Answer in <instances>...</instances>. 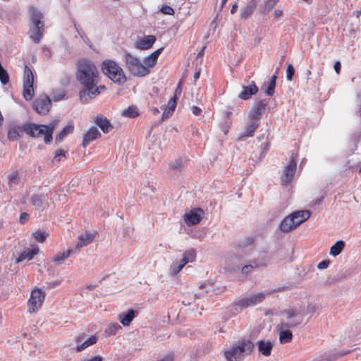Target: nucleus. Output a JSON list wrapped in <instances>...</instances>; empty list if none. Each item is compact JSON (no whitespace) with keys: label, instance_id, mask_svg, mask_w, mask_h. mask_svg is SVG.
I'll use <instances>...</instances> for the list:
<instances>
[{"label":"nucleus","instance_id":"1","mask_svg":"<svg viewBox=\"0 0 361 361\" xmlns=\"http://www.w3.org/2000/svg\"><path fill=\"white\" fill-rule=\"evenodd\" d=\"M76 78L82 86L79 92L82 103H88L106 89L104 85H98L99 72L94 63L90 60L81 59L78 61Z\"/></svg>","mask_w":361,"mask_h":361},{"label":"nucleus","instance_id":"2","mask_svg":"<svg viewBox=\"0 0 361 361\" xmlns=\"http://www.w3.org/2000/svg\"><path fill=\"white\" fill-rule=\"evenodd\" d=\"M30 27L28 35L32 41L39 44L44 36V16L39 8L34 6L29 8Z\"/></svg>","mask_w":361,"mask_h":361},{"label":"nucleus","instance_id":"3","mask_svg":"<svg viewBox=\"0 0 361 361\" xmlns=\"http://www.w3.org/2000/svg\"><path fill=\"white\" fill-rule=\"evenodd\" d=\"M254 346L250 340H238L224 351V357L226 361H243L252 352Z\"/></svg>","mask_w":361,"mask_h":361},{"label":"nucleus","instance_id":"4","mask_svg":"<svg viewBox=\"0 0 361 361\" xmlns=\"http://www.w3.org/2000/svg\"><path fill=\"white\" fill-rule=\"evenodd\" d=\"M281 314L283 316V318L281 319L279 324L289 329L299 326L304 320L302 310L297 307L284 310L281 312Z\"/></svg>","mask_w":361,"mask_h":361},{"label":"nucleus","instance_id":"5","mask_svg":"<svg viewBox=\"0 0 361 361\" xmlns=\"http://www.w3.org/2000/svg\"><path fill=\"white\" fill-rule=\"evenodd\" d=\"M123 61L128 71L134 76L143 77L150 72V70L138 58L127 51L124 53Z\"/></svg>","mask_w":361,"mask_h":361},{"label":"nucleus","instance_id":"6","mask_svg":"<svg viewBox=\"0 0 361 361\" xmlns=\"http://www.w3.org/2000/svg\"><path fill=\"white\" fill-rule=\"evenodd\" d=\"M102 69L103 73L114 82L121 84L126 81V77L123 69L112 60L104 61Z\"/></svg>","mask_w":361,"mask_h":361},{"label":"nucleus","instance_id":"7","mask_svg":"<svg viewBox=\"0 0 361 361\" xmlns=\"http://www.w3.org/2000/svg\"><path fill=\"white\" fill-rule=\"evenodd\" d=\"M286 289V287H279L272 291L267 292V293H259L257 294L252 295L249 297L241 298L235 302L236 306L240 307L241 309L247 307L255 305L265 298L266 295H270L274 293L280 292Z\"/></svg>","mask_w":361,"mask_h":361},{"label":"nucleus","instance_id":"8","mask_svg":"<svg viewBox=\"0 0 361 361\" xmlns=\"http://www.w3.org/2000/svg\"><path fill=\"white\" fill-rule=\"evenodd\" d=\"M33 82V73L30 68L28 66H25L24 69L23 94V97L27 101L31 100L34 95Z\"/></svg>","mask_w":361,"mask_h":361},{"label":"nucleus","instance_id":"9","mask_svg":"<svg viewBox=\"0 0 361 361\" xmlns=\"http://www.w3.org/2000/svg\"><path fill=\"white\" fill-rule=\"evenodd\" d=\"M44 293L42 289H34L31 292V295L27 302L28 311L30 312H34L39 308L44 300Z\"/></svg>","mask_w":361,"mask_h":361},{"label":"nucleus","instance_id":"10","mask_svg":"<svg viewBox=\"0 0 361 361\" xmlns=\"http://www.w3.org/2000/svg\"><path fill=\"white\" fill-rule=\"evenodd\" d=\"M33 109L40 115H46L50 111L51 102L47 95H42L35 100Z\"/></svg>","mask_w":361,"mask_h":361},{"label":"nucleus","instance_id":"11","mask_svg":"<svg viewBox=\"0 0 361 361\" xmlns=\"http://www.w3.org/2000/svg\"><path fill=\"white\" fill-rule=\"evenodd\" d=\"M267 104L268 101L265 99L255 102L249 113L248 119L259 122Z\"/></svg>","mask_w":361,"mask_h":361},{"label":"nucleus","instance_id":"12","mask_svg":"<svg viewBox=\"0 0 361 361\" xmlns=\"http://www.w3.org/2000/svg\"><path fill=\"white\" fill-rule=\"evenodd\" d=\"M45 128V125L34 123H26L22 126L23 131L33 138L41 137L44 134Z\"/></svg>","mask_w":361,"mask_h":361},{"label":"nucleus","instance_id":"13","mask_svg":"<svg viewBox=\"0 0 361 361\" xmlns=\"http://www.w3.org/2000/svg\"><path fill=\"white\" fill-rule=\"evenodd\" d=\"M295 171L296 161L295 160V157L292 155L281 176V182L283 185H286L293 180Z\"/></svg>","mask_w":361,"mask_h":361},{"label":"nucleus","instance_id":"14","mask_svg":"<svg viewBox=\"0 0 361 361\" xmlns=\"http://www.w3.org/2000/svg\"><path fill=\"white\" fill-rule=\"evenodd\" d=\"M204 215V211L200 208L192 209L188 213L185 214L184 220L188 226L198 224Z\"/></svg>","mask_w":361,"mask_h":361},{"label":"nucleus","instance_id":"15","mask_svg":"<svg viewBox=\"0 0 361 361\" xmlns=\"http://www.w3.org/2000/svg\"><path fill=\"white\" fill-rule=\"evenodd\" d=\"M276 329L279 333V341L281 343H287L292 341L293 334L290 330L291 329L283 326V325L279 324H277Z\"/></svg>","mask_w":361,"mask_h":361},{"label":"nucleus","instance_id":"16","mask_svg":"<svg viewBox=\"0 0 361 361\" xmlns=\"http://www.w3.org/2000/svg\"><path fill=\"white\" fill-rule=\"evenodd\" d=\"M156 41L154 35H147L138 39L135 44V47L140 50H146L150 49Z\"/></svg>","mask_w":361,"mask_h":361},{"label":"nucleus","instance_id":"17","mask_svg":"<svg viewBox=\"0 0 361 361\" xmlns=\"http://www.w3.org/2000/svg\"><path fill=\"white\" fill-rule=\"evenodd\" d=\"M311 215V212L309 210H298L293 212L290 214L292 217L296 226H298L305 221H307Z\"/></svg>","mask_w":361,"mask_h":361},{"label":"nucleus","instance_id":"18","mask_svg":"<svg viewBox=\"0 0 361 361\" xmlns=\"http://www.w3.org/2000/svg\"><path fill=\"white\" fill-rule=\"evenodd\" d=\"M258 92V87L252 81L247 86H243V91L238 94V97L243 100L249 99L252 95Z\"/></svg>","mask_w":361,"mask_h":361},{"label":"nucleus","instance_id":"19","mask_svg":"<svg viewBox=\"0 0 361 361\" xmlns=\"http://www.w3.org/2000/svg\"><path fill=\"white\" fill-rule=\"evenodd\" d=\"M138 314L137 310L129 309L126 312L118 314V320L124 326H128L133 319Z\"/></svg>","mask_w":361,"mask_h":361},{"label":"nucleus","instance_id":"20","mask_svg":"<svg viewBox=\"0 0 361 361\" xmlns=\"http://www.w3.org/2000/svg\"><path fill=\"white\" fill-rule=\"evenodd\" d=\"M256 345L257 346L259 352L267 357L271 355L274 343L271 341L259 340L256 342Z\"/></svg>","mask_w":361,"mask_h":361},{"label":"nucleus","instance_id":"21","mask_svg":"<svg viewBox=\"0 0 361 361\" xmlns=\"http://www.w3.org/2000/svg\"><path fill=\"white\" fill-rule=\"evenodd\" d=\"M94 235L91 233H85L82 234L78 238L77 243L75 247H73V250H75V253L82 247L88 245L91 243L94 240Z\"/></svg>","mask_w":361,"mask_h":361},{"label":"nucleus","instance_id":"22","mask_svg":"<svg viewBox=\"0 0 361 361\" xmlns=\"http://www.w3.org/2000/svg\"><path fill=\"white\" fill-rule=\"evenodd\" d=\"M101 134L98 129L95 127H92L84 135L82 145L83 147H86L89 143L100 137Z\"/></svg>","mask_w":361,"mask_h":361},{"label":"nucleus","instance_id":"23","mask_svg":"<svg viewBox=\"0 0 361 361\" xmlns=\"http://www.w3.org/2000/svg\"><path fill=\"white\" fill-rule=\"evenodd\" d=\"M296 227L292 217L289 214L281 221L279 228L283 233H289Z\"/></svg>","mask_w":361,"mask_h":361},{"label":"nucleus","instance_id":"24","mask_svg":"<svg viewBox=\"0 0 361 361\" xmlns=\"http://www.w3.org/2000/svg\"><path fill=\"white\" fill-rule=\"evenodd\" d=\"M163 50L164 47H161L154 51L150 55L146 56L143 61L145 66L149 69L151 67H154L157 64V59Z\"/></svg>","mask_w":361,"mask_h":361},{"label":"nucleus","instance_id":"25","mask_svg":"<svg viewBox=\"0 0 361 361\" xmlns=\"http://www.w3.org/2000/svg\"><path fill=\"white\" fill-rule=\"evenodd\" d=\"M184 169L181 159H177L169 165V173L171 176H178Z\"/></svg>","mask_w":361,"mask_h":361},{"label":"nucleus","instance_id":"26","mask_svg":"<svg viewBox=\"0 0 361 361\" xmlns=\"http://www.w3.org/2000/svg\"><path fill=\"white\" fill-rule=\"evenodd\" d=\"M259 126V122L248 119L245 131L240 135V138L245 137H252L255 131Z\"/></svg>","mask_w":361,"mask_h":361},{"label":"nucleus","instance_id":"27","mask_svg":"<svg viewBox=\"0 0 361 361\" xmlns=\"http://www.w3.org/2000/svg\"><path fill=\"white\" fill-rule=\"evenodd\" d=\"M94 122L104 133H109L113 128L110 121L106 117L97 116Z\"/></svg>","mask_w":361,"mask_h":361},{"label":"nucleus","instance_id":"28","mask_svg":"<svg viewBox=\"0 0 361 361\" xmlns=\"http://www.w3.org/2000/svg\"><path fill=\"white\" fill-rule=\"evenodd\" d=\"M38 252L39 248L37 246H33L31 250L27 249L26 250H24L16 259V263H19L24 259H32L33 257L37 254Z\"/></svg>","mask_w":361,"mask_h":361},{"label":"nucleus","instance_id":"29","mask_svg":"<svg viewBox=\"0 0 361 361\" xmlns=\"http://www.w3.org/2000/svg\"><path fill=\"white\" fill-rule=\"evenodd\" d=\"M75 250L73 248H69L66 251L59 252L56 255H54L52 258L53 262L59 265L61 264L63 261L68 259L71 255L75 254Z\"/></svg>","mask_w":361,"mask_h":361},{"label":"nucleus","instance_id":"30","mask_svg":"<svg viewBox=\"0 0 361 361\" xmlns=\"http://www.w3.org/2000/svg\"><path fill=\"white\" fill-rule=\"evenodd\" d=\"M195 257H196L195 250L193 248H190V249L186 250L183 254V257L180 260L184 265H186L189 262H194L195 259Z\"/></svg>","mask_w":361,"mask_h":361},{"label":"nucleus","instance_id":"31","mask_svg":"<svg viewBox=\"0 0 361 361\" xmlns=\"http://www.w3.org/2000/svg\"><path fill=\"white\" fill-rule=\"evenodd\" d=\"M23 132L22 126L11 128L8 131V138L12 141L16 140L22 136Z\"/></svg>","mask_w":361,"mask_h":361},{"label":"nucleus","instance_id":"32","mask_svg":"<svg viewBox=\"0 0 361 361\" xmlns=\"http://www.w3.org/2000/svg\"><path fill=\"white\" fill-rule=\"evenodd\" d=\"M74 130V126L72 124L66 126L63 130L56 136L55 142L56 143L61 142L68 135L71 134Z\"/></svg>","mask_w":361,"mask_h":361},{"label":"nucleus","instance_id":"33","mask_svg":"<svg viewBox=\"0 0 361 361\" xmlns=\"http://www.w3.org/2000/svg\"><path fill=\"white\" fill-rule=\"evenodd\" d=\"M177 99L176 97H172L168 102L167 106L164 109L162 114V118H166L172 114L176 106Z\"/></svg>","mask_w":361,"mask_h":361},{"label":"nucleus","instance_id":"34","mask_svg":"<svg viewBox=\"0 0 361 361\" xmlns=\"http://www.w3.org/2000/svg\"><path fill=\"white\" fill-rule=\"evenodd\" d=\"M256 6L257 3L255 1L249 2L248 4L242 9L240 13L241 18L245 19L248 18L253 13Z\"/></svg>","mask_w":361,"mask_h":361},{"label":"nucleus","instance_id":"35","mask_svg":"<svg viewBox=\"0 0 361 361\" xmlns=\"http://www.w3.org/2000/svg\"><path fill=\"white\" fill-rule=\"evenodd\" d=\"M210 290L206 283H202L199 286V291H192L190 295L192 298L200 299L206 294L209 293Z\"/></svg>","mask_w":361,"mask_h":361},{"label":"nucleus","instance_id":"36","mask_svg":"<svg viewBox=\"0 0 361 361\" xmlns=\"http://www.w3.org/2000/svg\"><path fill=\"white\" fill-rule=\"evenodd\" d=\"M267 263L265 262H257L256 260H254L252 262L251 264L245 265L242 267L241 271L244 274H247L250 272H252L255 267H266Z\"/></svg>","mask_w":361,"mask_h":361},{"label":"nucleus","instance_id":"37","mask_svg":"<svg viewBox=\"0 0 361 361\" xmlns=\"http://www.w3.org/2000/svg\"><path fill=\"white\" fill-rule=\"evenodd\" d=\"M345 247V242L343 240H338L334 245L331 247L330 255L334 257L338 256L343 250Z\"/></svg>","mask_w":361,"mask_h":361},{"label":"nucleus","instance_id":"38","mask_svg":"<svg viewBox=\"0 0 361 361\" xmlns=\"http://www.w3.org/2000/svg\"><path fill=\"white\" fill-rule=\"evenodd\" d=\"M97 341V337L96 336H92L88 339L84 341L80 345H77L76 350L81 352L90 345H94Z\"/></svg>","mask_w":361,"mask_h":361},{"label":"nucleus","instance_id":"39","mask_svg":"<svg viewBox=\"0 0 361 361\" xmlns=\"http://www.w3.org/2000/svg\"><path fill=\"white\" fill-rule=\"evenodd\" d=\"M185 266L180 260L173 262L170 266V274L172 276H176Z\"/></svg>","mask_w":361,"mask_h":361},{"label":"nucleus","instance_id":"40","mask_svg":"<svg viewBox=\"0 0 361 361\" xmlns=\"http://www.w3.org/2000/svg\"><path fill=\"white\" fill-rule=\"evenodd\" d=\"M279 0H265L262 5L259 7V11L262 13H265L270 11L274 6L276 4Z\"/></svg>","mask_w":361,"mask_h":361},{"label":"nucleus","instance_id":"41","mask_svg":"<svg viewBox=\"0 0 361 361\" xmlns=\"http://www.w3.org/2000/svg\"><path fill=\"white\" fill-rule=\"evenodd\" d=\"M46 197H47V195H34L30 198V202L33 206L41 208L43 204V201Z\"/></svg>","mask_w":361,"mask_h":361},{"label":"nucleus","instance_id":"42","mask_svg":"<svg viewBox=\"0 0 361 361\" xmlns=\"http://www.w3.org/2000/svg\"><path fill=\"white\" fill-rule=\"evenodd\" d=\"M8 184L10 188H12L13 186L18 185L20 182L18 171H15L9 174L8 176Z\"/></svg>","mask_w":361,"mask_h":361},{"label":"nucleus","instance_id":"43","mask_svg":"<svg viewBox=\"0 0 361 361\" xmlns=\"http://www.w3.org/2000/svg\"><path fill=\"white\" fill-rule=\"evenodd\" d=\"M277 76L274 75L269 82H268L267 87L265 89V92L269 96H272L274 94V90L276 87Z\"/></svg>","mask_w":361,"mask_h":361},{"label":"nucleus","instance_id":"44","mask_svg":"<svg viewBox=\"0 0 361 361\" xmlns=\"http://www.w3.org/2000/svg\"><path fill=\"white\" fill-rule=\"evenodd\" d=\"M138 114V110L135 106H130L122 111V115L128 118H135Z\"/></svg>","mask_w":361,"mask_h":361},{"label":"nucleus","instance_id":"45","mask_svg":"<svg viewBox=\"0 0 361 361\" xmlns=\"http://www.w3.org/2000/svg\"><path fill=\"white\" fill-rule=\"evenodd\" d=\"M121 329V326L118 323L111 324L105 330V334L107 336H111L115 335L119 330Z\"/></svg>","mask_w":361,"mask_h":361},{"label":"nucleus","instance_id":"46","mask_svg":"<svg viewBox=\"0 0 361 361\" xmlns=\"http://www.w3.org/2000/svg\"><path fill=\"white\" fill-rule=\"evenodd\" d=\"M191 292H186L183 294V299L182 300V304L185 306L191 305L195 301L197 300L196 298H192L190 295Z\"/></svg>","mask_w":361,"mask_h":361},{"label":"nucleus","instance_id":"47","mask_svg":"<svg viewBox=\"0 0 361 361\" xmlns=\"http://www.w3.org/2000/svg\"><path fill=\"white\" fill-rule=\"evenodd\" d=\"M33 236L37 241L43 243L48 236V233L38 231L33 233Z\"/></svg>","mask_w":361,"mask_h":361},{"label":"nucleus","instance_id":"48","mask_svg":"<svg viewBox=\"0 0 361 361\" xmlns=\"http://www.w3.org/2000/svg\"><path fill=\"white\" fill-rule=\"evenodd\" d=\"M295 74V69L292 64H288L286 69V78L288 80L291 81Z\"/></svg>","mask_w":361,"mask_h":361},{"label":"nucleus","instance_id":"49","mask_svg":"<svg viewBox=\"0 0 361 361\" xmlns=\"http://www.w3.org/2000/svg\"><path fill=\"white\" fill-rule=\"evenodd\" d=\"M160 11L166 15H173L174 14V10L172 7L164 5L160 8Z\"/></svg>","mask_w":361,"mask_h":361},{"label":"nucleus","instance_id":"50","mask_svg":"<svg viewBox=\"0 0 361 361\" xmlns=\"http://www.w3.org/2000/svg\"><path fill=\"white\" fill-rule=\"evenodd\" d=\"M59 123V120H54L49 125H45V130H47L51 132H54V129L56 128L57 125Z\"/></svg>","mask_w":361,"mask_h":361},{"label":"nucleus","instance_id":"51","mask_svg":"<svg viewBox=\"0 0 361 361\" xmlns=\"http://www.w3.org/2000/svg\"><path fill=\"white\" fill-rule=\"evenodd\" d=\"M52 134H53L52 132L49 131L47 130H45L44 131V134H43L44 135V141L45 143L48 144V143H50L51 142L52 138H53L52 137Z\"/></svg>","mask_w":361,"mask_h":361},{"label":"nucleus","instance_id":"52","mask_svg":"<svg viewBox=\"0 0 361 361\" xmlns=\"http://www.w3.org/2000/svg\"><path fill=\"white\" fill-rule=\"evenodd\" d=\"M319 310V306L312 303H310L307 305L306 312L308 314L315 312Z\"/></svg>","mask_w":361,"mask_h":361},{"label":"nucleus","instance_id":"53","mask_svg":"<svg viewBox=\"0 0 361 361\" xmlns=\"http://www.w3.org/2000/svg\"><path fill=\"white\" fill-rule=\"evenodd\" d=\"M329 264L330 261L329 259H324L318 264L317 268L319 269H326L329 267Z\"/></svg>","mask_w":361,"mask_h":361},{"label":"nucleus","instance_id":"54","mask_svg":"<svg viewBox=\"0 0 361 361\" xmlns=\"http://www.w3.org/2000/svg\"><path fill=\"white\" fill-rule=\"evenodd\" d=\"M66 152L63 149H58L56 152L54 159H57L58 161H61V157H64Z\"/></svg>","mask_w":361,"mask_h":361},{"label":"nucleus","instance_id":"55","mask_svg":"<svg viewBox=\"0 0 361 361\" xmlns=\"http://www.w3.org/2000/svg\"><path fill=\"white\" fill-rule=\"evenodd\" d=\"M29 220V214L26 212H23L20 214L19 221L20 224H24Z\"/></svg>","mask_w":361,"mask_h":361},{"label":"nucleus","instance_id":"56","mask_svg":"<svg viewBox=\"0 0 361 361\" xmlns=\"http://www.w3.org/2000/svg\"><path fill=\"white\" fill-rule=\"evenodd\" d=\"M65 96H66V93L64 92H61L57 94H54L53 96V100L54 102H59V101L64 99Z\"/></svg>","mask_w":361,"mask_h":361},{"label":"nucleus","instance_id":"57","mask_svg":"<svg viewBox=\"0 0 361 361\" xmlns=\"http://www.w3.org/2000/svg\"><path fill=\"white\" fill-rule=\"evenodd\" d=\"M181 92H182L181 81H180L176 90H175V94L173 97H176V99H178V97H179L181 94Z\"/></svg>","mask_w":361,"mask_h":361},{"label":"nucleus","instance_id":"58","mask_svg":"<svg viewBox=\"0 0 361 361\" xmlns=\"http://www.w3.org/2000/svg\"><path fill=\"white\" fill-rule=\"evenodd\" d=\"M230 128V124L228 122H225L224 123L221 125V129L224 132V133L226 135L228 132Z\"/></svg>","mask_w":361,"mask_h":361},{"label":"nucleus","instance_id":"59","mask_svg":"<svg viewBox=\"0 0 361 361\" xmlns=\"http://www.w3.org/2000/svg\"><path fill=\"white\" fill-rule=\"evenodd\" d=\"M74 26H75V28L76 29L77 32L80 35V37L83 39L84 42H86L87 40H88L87 37L85 35V34L82 30H79L78 29L75 23H74Z\"/></svg>","mask_w":361,"mask_h":361},{"label":"nucleus","instance_id":"60","mask_svg":"<svg viewBox=\"0 0 361 361\" xmlns=\"http://www.w3.org/2000/svg\"><path fill=\"white\" fill-rule=\"evenodd\" d=\"M174 356L173 354L169 353L167 355H166L164 357H163L161 360H159L157 361H173Z\"/></svg>","mask_w":361,"mask_h":361},{"label":"nucleus","instance_id":"61","mask_svg":"<svg viewBox=\"0 0 361 361\" xmlns=\"http://www.w3.org/2000/svg\"><path fill=\"white\" fill-rule=\"evenodd\" d=\"M192 111L194 115L195 116H199L202 113V109L198 107V106H194L192 108Z\"/></svg>","mask_w":361,"mask_h":361},{"label":"nucleus","instance_id":"62","mask_svg":"<svg viewBox=\"0 0 361 361\" xmlns=\"http://www.w3.org/2000/svg\"><path fill=\"white\" fill-rule=\"evenodd\" d=\"M102 360H103V357L102 356L96 355V356L91 357L90 359L83 360L81 361H102Z\"/></svg>","mask_w":361,"mask_h":361},{"label":"nucleus","instance_id":"63","mask_svg":"<svg viewBox=\"0 0 361 361\" xmlns=\"http://www.w3.org/2000/svg\"><path fill=\"white\" fill-rule=\"evenodd\" d=\"M86 335L85 334H80L75 338V341L77 343H82L84 341Z\"/></svg>","mask_w":361,"mask_h":361},{"label":"nucleus","instance_id":"64","mask_svg":"<svg viewBox=\"0 0 361 361\" xmlns=\"http://www.w3.org/2000/svg\"><path fill=\"white\" fill-rule=\"evenodd\" d=\"M334 70L338 74L340 73V71H341V63L339 61H336L335 63H334Z\"/></svg>","mask_w":361,"mask_h":361}]
</instances>
